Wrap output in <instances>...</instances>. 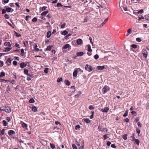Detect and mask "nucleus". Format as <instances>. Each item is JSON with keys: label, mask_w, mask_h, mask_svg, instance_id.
Returning <instances> with one entry per match:
<instances>
[{"label": "nucleus", "mask_w": 149, "mask_h": 149, "mask_svg": "<svg viewBox=\"0 0 149 149\" xmlns=\"http://www.w3.org/2000/svg\"><path fill=\"white\" fill-rule=\"evenodd\" d=\"M0 111H4L7 113H9L11 111V109L8 106H4L0 107Z\"/></svg>", "instance_id": "f257e3e1"}, {"label": "nucleus", "mask_w": 149, "mask_h": 149, "mask_svg": "<svg viewBox=\"0 0 149 149\" xmlns=\"http://www.w3.org/2000/svg\"><path fill=\"white\" fill-rule=\"evenodd\" d=\"M147 50H149V49L147 48L144 49L142 52L143 56L146 58H147L148 55V52Z\"/></svg>", "instance_id": "f03ea898"}, {"label": "nucleus", "mask_w": 149, "mask_h": 149, "mask_svg": "<svg viewBox=\"0 0 149 149\" xmlns=\"http://www.w3.org/2000/svg\"><path fill=\"white\" fill-rule=\"evenodd\" d=\"M110 90V88L107 86H105L102 89V93L105 94Z\"/></svg>", "instance_id": "7ed1b4c3"}, {"label": "nucleus", "mask_w": 149, "mask_h": 149, "mask_svg": "<svg viewBox=\"0 0 149 149\" xmlns=\"http://www.w3.org/2000/svg\"><path fill=\"white\" fill-rule=\"evenodd\" d=\"M85 70L89 72H90L93 70V68L91 65L87 64L86 65Z\"/></svg>", "instance_id": "20e7f679"}, {"label": "nucleus", "mask_w": 149, "mask_h": 149, "mask_svg": "<svg viewBox=\"0 0 149 149\" xmlns=\"http://www.w3.org/2000/svg\"><path fill=\"white\" fill-rule=\"evenodd\" d=\"M109 108L108 107H105L104 108L102 109L101 111L102 112L107 113L109 110Z\"/></svg>", "instance_id": "39448f33"}, {"label": "nucleus", "mask_w": 149, "mask_h": 149, "mask_svg": "<svg viewBox=\"0 0 149 149\" xmlns=\"http://www.w3.org/2000/svg\"><path fill=\"white\" fill-rule=\"evenodd\" d=\"M20 122L21 123H22V127L24 128L25 129H27L28 125L27 124L24 123L22 121H20Z\"/></svg>", "instance_id": "423d86ee"}, {"label": "nucleus", "mask_w": 149, "mask_h": 149, "mask_svg": "<svg viewBox=\"0 0 149 149\" xmlns=\"http://www.w3.org/2000/svg\"><path fill=\"white\" fill-rule=\"evenodd\" d=\"M24 73L27 75H28L30 77H32V75H30L28 73V70L27 69H24Z\"/></svg>", "instance_id": "0eeeda50"}, {"label": "nucleus", "mask_w": 149, "mask_h": 149, "mask_svg": "<svg viewBox=\"0 0 149 149\" xmlns=\"http://www.w3.org/2000/svg\"><path fill=\"white\" fill-rule=\"evenodd\" d=\"M102 125H99L98 127V131L99 132H100V131H103V130L105 129V128H102Z\"/></svg>", "instance_id": "6e6552de"}, {"label": "nucleus", "mask_w": 149, "mask_h": 149, "mask_svg": "<svg viewBox=\"0 0 149 149\" xmlns=\"http://www.w3.org/2000/svg\"><path fill=\"white\" fill-rule=\"evenodd\" d=\"M82 43V40L81 39H79L77 41V43L78 45H80Z\"/></svg>", "instance_id": "1a4fd4ad"}, {"label": "nucleus", "mask_w": 149, "mask_h": 149, "mask_svg": "<svg viewBox=\"0 0 149 149\" xmlns=\"http://www.w3.org/2000/svg\"><path fill=\"white\" fill-rule=\"evenodd\" d=\"M20 67L21 68H23L24 67L26 66L27 65L24 62L21 63L20 64Z\"/></svg>", "instance_id": "9d476101"}, {"label": "nucleus", "mask_w": 149, "mask_h": 149, "mask_svg": "<svg viewBox=\"0 0 149 149\" xmlns=\"http://www.w3.org/2000/svg\"><path fill=\"white\" fill-rule=\"evenodd\" d=\"M83 120L85 122L87 123H89L91 122V120L88 118H84L83 119Z\"/></svg>", "instance_id": "9b49d317"}, {"label": "nucleus", "mask_w": 149, "mask_h": 149, "mask_svg": "<svg viewBox=\"0 0 149 149\" xmlns=\"http://www.w3.org/2000/svg\"><path fill=\"white\" fill-rule=\"evenodd\" d=\"M15 132L13 130H10L8 132V134L9 136H10L12 134H14L15 133Z\"/></svg>", "instance_id": "f8f14e48"}, {"label": "nucleus", "mask_w": 149, "mask_h": 149, "mask_svg": "<svg viewBox=\"0 0 149 149\" xmlns=\"http://www.w3.org/2000/svg\"><path fill=\"white\" fill-rule=\"evenodd\" d=\"M10 81L8 80H5L1 79H0V82H3L4 83H7L9 82Z\"/></svg>", "instance_id": "ddd939ff"}, {"label": "nucleus", "mask_w": 149, "mask_h": 149, "mask_svg": "<svg viewBox=\"0 0 149 149\" xmlns=\"http://www.w3.org/2000/svg\"><path fill=\"white\" fill-rule=\"evenodd\" d=\"M120 6V8L121 9H123L125 11L127 10V8H126V6L123 5H121Z\"/></svg>", "instance_id": "4468645a"}, {"label": "nucleus", "mask_w": 149, "mask_h": 149, "mask_svg": "<svg viewBox=\"0 0 149 149\" xmlns=\"http://www.w3.org/2000/svg\"><path fill=\"white\" fill-rule=\"evenodd\" d=\"M83 55L84 53L83 52H79L77 53V55L78 56H81Z\"/></svg>", "instance_id": "2eb2a0df"}, {"label": "nucleus", "mask_w": 149, "mask_h": 149, "mask_svg": "<svg viewBox=\"0 0 149 149\" xmlns=\"http://www.w3.org/2000/svg\"><path fill=\"white\" fill-rule=\"evenodd\" d=\"M6 63L9 65H10L11 63V60L10 58H8L6 61Z\"/></svg>", "instance_id": "dca6fc26"}, {"label": "nucleus", "mask_w": 149, "mask_h": 149, "mask_svg": "<svg viewBox=\"0 0 149 149\" xmlns=\"http://www.w3.org/2000/svg\"><path fill=\"white\" fill-rule=\"evenodd\" d=\"M70 47V45L69 44H67L63 47V49H66Z\"/></svg>", "instance_id": "f3484780"}, {"label": "nucleus", "mask_w": 149, "mask_h": 149, "mask_svg": "<svg viewBox=\"0 0 149 149\" xmlns=\"http://www.w3.org/2000/svg\"><path fill=\"white\" fill-rule=\"evenodd\" d=\"M32 111L34 112H36L37 111V109L36 107L34 106L32 107Z\"/></svg>", "instance_id": "a211bd4d"}, {"label": "nucleus", "mask_w": 149, "mask_h": 149, "mask_svg": "<svg viewBox=\"0 0 149 149\" xmlns=\"http://www.w3.org/2000/svg\"><path fill=\"white\" fill-rule=\"evenodd\" d=\"M4 45L6 46H8V47H10L11 46V44L10 42H5L4 43Z\"/></svg>", "instance_id": "6ab92c4d"}, {"label": "nucleus", "mask_w": 149, "mask_h": 149, "mask_svg": "<svg viewBox=\"0 0 149 149\" xmlns=\"http://www.w3.org/2000/svg\"><path fill=\"white\" fill-rule=\"evenodd\" d=\"M104 66H98L97 67V69L98 70H102L104 69Z\"/></svg>", "instance_id": "aec40b11"}, {"label": "nucleus", "mask_w": 149, "mask_h": 149, "mask_svg": "<svg viewBox=\"0 0 149 149\" xmlns=\"http://www.w3.org/2000/svg\"><path fill=\"white\" fill-rule=\"evenodd\" d=\"M65 84L67 86H69L70 84V82L68 80H65Z\"/></svg>", "instance_id": "412c9836"}, {"label": "nucleus", "mask_w": 149, "mask_h": 149, "mask_svg": "<svg viewBox=\"0 0 149 149\" xmlns=\"http://www.w3.org/2000/svg\"><path fill=\"white\" fill-rule=\"evenodd\" d=\"M77 71L75 70L74 71L73 73V75L74 77H76L77 76Z\"/></svg>", "instance_id": "4be33fe9"}, {"label": "nucleus", "mask_w": 149, "mask_h": 149, "mask_svg": "<svg viewBox=\"0 0 149 149\" xmlns=\"http://www.w3.org/2000/svg\"><path fill=\"white\" fill-rule=\"evenodd\" d=\"M51 35V33L50 31H48L47 32V38H49Z\"/></svg>", "instance_id": "5701e85b"}, {"label": "nucleus", "mask_w": 149, "mask_h": 149, "mask_svg": "<svg viewBox=\"0 0 149 149\" xmlns=\"http://www.w3.org/2000/svg\"><path fill=\"white\" fill-rule=\"evenodd\" d=\"M52 46H47V47L46 49V51H50L51 50L52 48Z\"/></svg>", "instance_id": "b1692460"}, {"label": "nucleus", "mask_w": 149, "mask_h": 149, "mask_svg": "<svg viewBox=\"0 0 149 149\" xmlns=\"http://www.w3.org/2000/svg\"><path fill=\"white\" fill-rule=\"evenodd\" d=\"M48 12V11H44L42 13L41 15L42 16L46 15Z\"/></svg>", "instance_id": "393cba45"}, {"label": "nucleus", "mask_w": 149, "mask_h": 149, "mask_svg": "<svg viewBox=\"0 0 149 149\" xmlns=\"http://www.w3.org/2000/svg\"><path fill=\"white\" fill-rule=\"evenodd\" d=\"M11 48L10 47H6L5 49L4 50V51L5 52H8L9 51L10 49Z\"/></svg>", "instance_id": "a878e982"}, {"label": "nucleus", "mask_w": 149, "mask_h": 149, "mask_svg": "<svg viewBox=\"0 0 149 149\" xmlns=\"http://www.w3.org/2000/svg\"><path fill=\"white\" fill-rule=\"evenodd\" d=\"M128 109L127 110H126V111H125V113H124V115L123 116L125 117L127 116V114H128Z\"/></svg>", "instance_id": "bb28decb"}, {"label": "nucleus", "mask_w": 149, "mask_h": 149, "mask_svg": "<svg viewBox=\"0 0 149 149\" xmlns=\"http://www.w3.org/2000/svg\"><path fill=\"white\" fill-rule=\"evenodd\" d=\"M0 77H3L5 75V73L3 72H1L0 73Z\"/></svg>", "instance_id": "cd10ccee"}, {"label": "nucleus", "mask_w": 149, "mask_h": 149, "mask_svg": "<svg viewBox=\"0 0 149 149\" xmlns=\"http://www.w3.org/2000/svg\"><path fill=\"white\" fill-rule=\"evenodd\" d=\"M135 143L138 145H139L140 142L139 140L138 139H135Z\"/></svg>", "instance_id": "c85d7f7f"}, {"label": "nucleus", "mask_w": 149, "mask_h": 149, "mask_svg": "<svg viewBox=\"0 0 149 149\" xmlns=\"http://www.w3.org/2000/svg\"><path fill=\"white\" fill-rule=\"evenodd\" d=\"M29 102L30 103H33L35 102V100L33 98H32L29 100Z\"/></svg>", "instance_id": "c756f323"}, {"label": "nucleus", "mask_w": 149, "mask_h": 149, "mask_svg": "<svg viewBox=\"0 0 149 149\" xmlns=\"http://www.w3.org/2000/svg\"><path fill=\"white\" fill-rule=\"evenodd\" d=\"M88 50L89 52H91L92 51V49L91 48V46L90 45H88Z\"/></svg>", "instance_id": "7c9ffc66"}, {"label": "nucleus", "mask_w": 149, "mask_h": 149, "mask_svg": "<svg viewBox=\"0 0 149 149\" xmlns=\"http://www.w3.org/2000/svg\"><path fill=\"white\" fill-rule=\"evenodd\" d=\"M68 33V32L65 30L63 31L62 33V34L63 35H65Z\"/></svg>", "instance_id": "2f4dec72"}, {"label": "nucleus", "mask_w": 149, "mask_h": 149, "mask_svg": "<svg viewBox=\"0 0 149 149\" xmlns=\"http://www.w3.org/2000/svg\"><path fill=\"white\" fill-rule=\"evenodd\" d=\"M6 10L8 12H10L12 9L9 7L7 8L6 9Z\"/></svg>", "instance_id": "473e14b6"}, {"label": "nucleus", "mask_w": 149, "mask_h": 149, "mask_svg": "<svg viewBox=\"0 0 149 149\" xmlns=\"http://www.w3.org/2000/svg\"><path fill=\"white\" fill-rule=\"evenodd\" d=\"M3 125L4 126H7V122L5 120H4L2 121Z\"/></svg>", "instance_id": "72a5a7b5"}, {"label": "nucleus", "mask_w": 149, "mask_h": 149, "mask_svg": "<svg viewBox=\"0 0 149 149\" xmlns=\"http://www.w3.org/2000/svg\"><path fill=\"white\" fill-rule=\"evenodd\" d=\"M127 134H125L123 135V137L124 140H126L127 139Z\"/></svg>", "instance_id": "f704fd0d"}, {"label": "nucleus", "mask_w": 149, "mask_h": 149, "mask_svg": "<svg viewBox=\"0 0 149 149\" xmlns=\"http://www.w3.org/2000/svg\"><path fill=\"white\" fill-rule=\"evenodd\" d=\"M80 127V126L79 125H77L75 127V129L76 130H78Z\"/></svg>", "instance_id": "c9c22d12"}, {"label": "nucleus", "mask_w": 149, "mask_h": 149, "mask_svg": "<svg viewBox=\"0 0 149 149\" xmlns=\"http://www.w3.org/2000/svg\"><path fill=\"white\" fill-rule=\"evenodd\" d=\"M50 145L52 149H54V148H55V145L53 144H52V143H50Z\"/></svg>", "instance_id": "e433bc0d"}, {"label": "nucleus", "mask_w": 149, "mask_h": 149, "mask_svg": "<svg viewBox=\"0 0 149 149\" xmlns=\"http://www.w3.org/2000/svg\"><path fill=\"white\" fill-rule=\"evenodd\" d=\"M62 79L61 78H59L57 79V82H59L61 81H62Z\"/></svg>", "instance_id": "4c0bfd02"}, {"label": "nucleus", "mask_w": 149, "mask_h": 149, "mask_svg": "<svg viewBox=\"0 0 149 149\" xmlns=\"http://www.w3.org/2000/svg\"><path fill=\"white\" fill-rule=\"evenodd\" d=\"M72 147L73 149H77V146L74 144L72 145Z\"/></svg>", "instance_id": "58836bf2"}, {"label": "nucleus", "mask_w": 149, "mask_h": 149, "mask_svg": "<svg viewBox=\"0 0 149 149\" xmlns=\"http://www.w3.org/2000/svg\"><path fill=\"white\" fill-rule=\"evenodd\" d=\"M137 45H136L132 44L131 45V47L133 48L136 49L137 48Z\"/></svg>", "instance_id": "ea45409f"}, {"label": "nucleus", "mask_w": 149, "mask_h": 149, "mask_svg": "<svg viewBox=\"0 0 149 149\" xmlns=\"http://www.w3.org/2000/svg\"><path fill=\"white\" fill-rule=\"evenodd\" d=\"M131 138H132V141H134L136 139L134 136V134H133L132 136H131Z\"/></svg>", "instance_id": "a19ab883"}, {"label": "nucleus", "mask_w": 149, "mask_h": 149, "mask_svg": "<svg viewBox=\"0 0 149 149\" xmlns=\"http://www.w3.org/2000/svg\"><path fill=\"white\" fill-rule=\"evenodd\" d=\"M37 18L36 17H34V18H33L32 20V21L33 22H35L37 21Z\"/></svg>", "instance_id": "79ce46f5"}, {"label": "nucleus", "mask_w": 149, "mask_h": 149, "mask_svg": "<svg viewBox=\"0 0 149 149\" xmlns=\"http://www.w3.org/2000/svg\"><path fill=\"white\" fill-rule=\"evenodd\" d=\"M49 68H46L44 70V72L46 73H48V70Z\"/></svg>", "instance_id": "37998d69"}, {"label": "nucleus", "mask_w": 149, "mask_h": 149, "mask_svg": "<svg viewBox=\"0 0 149 149\" xmlns=\"http://www.w3.org/2000/svg\"><path fill=\"white\" fill-rule=\"evenodd\" d=\"M94 58L96 60L97 59L99 58V56L97 54H96L94 56Z\"/></svg>", "instance_id": "c03bdc74"}, {"label": "nucleus", "mask_w": 149, "mask_h": 149, "mask_svg": "<svg viewBox=\"0 0 149 149\" xmlns=\"http://www.w3.org/2000/svg\"><path fill=\"white\" fill-rule=\"evenodd\" d=\"M4 17L6 19H8L9 18V15L7 14L5 15Z\"/></svg>", "instance_id": "a18cd8bd"}, {"label": "nucleus", "mask_w": 149, "mask_h": 149, "mask_svg": "<svg viewBox=\"0 0 149 149\" xmlns=\"http://www.w3.org/2000/svg\"><path fill=\"white\" fill-rule=\"evenodd\" d=\"M143 13V10L142 9H141V10H140L138 12V13L142 14Z\"/></svg>", "instance_id": "49530a36"}, {"label": "nucleus", "mask_w": 149, "mask_h": 149, "mask_svg": "<svg viewBox=\"0 0 149 149\" xmlns=\"http://www.w3.org/2000/svg\"><path fill=\"white\" fill-rule=\"evenodd\" d=\"M136 40L138 42H140L141 41V39L139 38H136Z\"/></svg>", "instance_id": "de8ad7c7"}, {"label": "nucleus", "mask_w": 149, "mask_h": 149, "mask_svg": "<svg viewBox=\"0 0 149 149\" xmlns=\"http://www.w3.org/2000/svg\"><path fill=\"white\" fill-rule=\"evenodd\" d=\"M57 5L58 7H62V5L61 4V3H57Z\"/></svg>", "instance_id": "09e8293b"}, {"label": "nucleus", "mask_w": 149, "mask_h": 149, "mask_svg": "<svg viewBox=\"0 0 149 149\" xmlns=\"http://www.w3.org/2000/svg\"><path fill=\"white\" fill-rule=\"evenodd\" d=\"M4 131H5L4 129H3L1 130V134L4 135Z\"/></svg>", "instance_id": "8fccbe9b"}, {"label": "nucleus", "mask_w": 149, "mask_h": 149, "mask_svg": "<svg viewBox=\"0 0 149 149\" xmlns=\"http://www.w3.org/2000/svg\"><path fill=\"white\" fill-rule=\"evenodd\" d=\"M66 24L65 23H64L63 24H62L61 26V28H63L65 26Z\"/></svg>", "instance_id": "3c124183"}, {"label": "nucleus", "mask_w": 149, "mask_h": 149, "mask_svg": "<svg viewBox=\"0 0 149 149\" xmlns=\"http://www.w3.org/2000/svg\"><path fill=\"white\" fill-rule=\"evenodd\" d=\"M15 35L17 37H19L21 36V35H19L18 33L15 31Z\"/></svg>", "instance_id": "603ef678"}, {"label": "nucleus", "mask_w": 149, "mask_h": 149, "mask_svg": "<svg viewBox=\"0 0 149 149\" xmlns=\"http://www.w3.org/2000/svg\"><path fill=\"white\" fill-rule=\"evenodd\" d=\"M84 149V145H82V146H80L79 149Z\"/></svg>", "instance_id": "864d4df0"}, {"label": "nucleus", "mask_w": 149, "mask_h": 149, "mask_svg": "<svg viewBox=\"0 0 149 149\" xmlns=\"http://www.w3.org/2000/svg\"><path fill=\"white\" fill-rule=\"evenodd\" d=\"M89 109H90V110H92V109H94V107L92 106V105H90L89 107Z\"/></svg>", "instance_id": "5fc2aeb1"}, {"label": "nucleus", "mask_w": 149, "mask_h": 149, "mask_svg": "<svg viewBox=\"0 0 149 149\" xmlns=\"http://www.w3.org/2000/svg\"><path fill=\"white\" fill-rule=\"evenodd\" d=\"M136 131L137 133H138V134L139 135V134L140 133V130H139L138 128H137L136 129Z\"/></svg>", "instance_id": "6e6d98bb"}, {"label": "nucleus", "mask_w": 149, "mask_h": 149, "mask_svg": "<svg viewBox=\"0 0 149 149\" xmlns=\"http://www.w3.org/2000/svg\"><path fill=\"white\" fill-rule=\"evenodd\" d=\"M15 46L16 47H18L19 48H20L19 45L17 43L15 44Z\"/></svg>", "instance_id": "4d7b16f0"}, {"label": "nucleus", "mask_w": 149, "mask_h": 149, "mask_svg": "<svg viewBox=\"0 0 149 149\" xmlns=\"http://www.w3.org/2000/svg\"><path fill=\"white\" fill-rule=\"evenodd\" d=\"M3 65V62L2 61H0V67H2Z\"/></svg>", "instance_id": "13d9d810"}, {"label": "nucleus", "mask_w": 149, "mask_h": 149, "mask_svg": "<svg viewBox=\"0 0 149 149\" xmlns=\"http://www.w3.org/2000/svg\"><path fill=\"white\" fill-rule=\"evenodd\" d=\"M24 52V49H21V55L22 56H23V55H22V54H23V53Z\"/></svg>", "instance_id": "bf43d9fd"}, {"label": "nucleus", "mask_w": 149, "mask_h": 149, "mask_svg": "<svg viewBox=\"0 0 149 149\" xmlns=\"http://www.w3.org/2000/svg\"><path fill=\"white\" fill-rule=\"evenodd\" d=\"M124 121L127 123H128L129 121V119L128 118H126L125 119Z\"/></svg>", "instance_id": "052dcab7"}, {"label": "nucleus", "mask_w": 149, "mask_h": 149, "mask_svg": "<svg viewBox=\"0 0 149 149\" xmlns=\"http://www.w3.org/2000/svg\"><path fill=\"white\" fill-rule=\"evenodd\" d=\"M111 143V142L109 141H108L107 143V144L108 146H110Z\"/></svg>", "instance_id": "680f3d73"}, {"label": "nucleus", "mask_w": 149, "mask_h": 149, "mask_svg": "<svg viewBox=\"0 0 149 149\" xmlns=\"http://www.w3.org/2000/svg\"><path fill=\"white\" fill-rule=\"evenodd\" d=\"M47 7L45 6H43L42 8V11L45 10Z\"/></svg>", "instance_id": "e2e57ef3"}, {"label": "nucleus", "mask_w": 149, "mask_h": 149, "mask_svg": "<svg viewBox=\"0 0 149 149\" xmlns=\"http://www.w3.org/2000/svg\"><path fill=\"white\" fill-rule=\"evenodd\" d=\"M6 9H3L2 10V13L3 14H5L6 13Z\"/></svg>", "instance_id": "0e129e2a"}, {"label": "nucleus", "mask_w": 149, "mask_h": 149, "mask_svg": "<svg viewBox=\"0 0 149 149\" xmlns=\"http://www.w3.org/2000/svg\"><path fill=\"white\" fill-rule=\"evenodd\" d=\"M13 64L15 65H16L17 64V62L16 61H14L13 62Z\"/></svg>", "instance_id": "69168bd1"}, {"label": "nucleus", "mask_w": 149, "mask_h": 149, "mask_svg": "<svg viewBox=\"0 0 149 149\" xmlns=\"http://www.w3.org/2000/svg\"><path fill=\"white\" fill-rule=\"evenodd\" d=\"M111 147L113 148H115L116 147V146L114 144H112L111 145Z\"/></svg>", "instance_id": "338daca9"}, {"label": "nucleus", "mask_w": 149, "mask_h": 149, "mask_svg": "<svg viewBox=\"0 0 149 149\" xmlns=\"http://www.w3.org/2000/svg\"><path fill=\"white\" fill-rule=\"evenodd\" d=\"M47 17H48V18H50L52 17L51 15L50 14H48Z\"/></svg>", "instance_id": "774afa93"}]
</instances>
